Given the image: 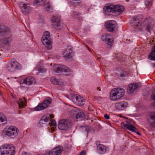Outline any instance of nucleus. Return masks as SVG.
Masks as SVG:
<instances>
[{"label":"nucleus","mask_w":155,"mask_h":155,"mask_svg":"<svg viewBox=\"0 0 155 155\" xmlns=\"http://www.w3.org/2000/svg\"><path fill=\"white\" fill-rule=\"evenodd\" d=\"M49 117H48L46 115H44L42 116L40 120L39 124L40 125L42 124H44L45 123L48 122L49 121Z\"/></svg>","instance_id":"nucleus-27"},{"label":"nucleus","mask_w":155,"mask_h":155,"mask_svg":"<svg viewBox=\"0 0 155 155\" xmlns=\"http://www.w3.org/2000/svg\"><path fill=\"white\" fill-rule=\"evenodd\" d=\"M125 93L122 88H114L110 93V99L112 101H116L123 97Z\"/></svg>","instance_id":"nucleus-1"},{"label":"nucleus","mask_w":155,"mask_h":155,"mask_svg":"<svg viewBox=\"0 0 155 155\" xmlns=\"http://www.w3.org/2000/svg\"><path fill=\"white\" fill-rule=\"evenodd\" d=\"M5 35H8V36L4 38L2 42L4 44L8 45L12 41V38L9 32L8 34L5 33Z\"/></svg>","instance_id":"nucleus-25"},{"label":"nucleus","mask_w":155,"mask_h":155,"mask_svg":"<svg viewBox=\"0 0 155 155\" xmlns=\"http://www.w3.org/2000/svg\"><path fill=\"white\" fill-rule=\"evenodd\" d=\"M148 120L149 123L151 124L155 123V112L150 113L148 116Z\"/></svg>","instance_id":"nucleus-23"},{"label":"nucleus","mask_w":155,"mask_h":155,"mask_svg":"<svg viewBox=\"0 0 155 155\" xmlns=\"http://www.w3.org/2000/svg\"><path fill=\"white\" fill-rule=\"evenodd\" d=\"M73 124L71 120L63 119L59 121L58 126L60 130H67L71 128Z\"/></svg>","instance_id":"nucleus-5"},{"label":"nucleus","mask_w":155,"mask_h":155,"mask_svg":"<svg viewBox=\"0 0 155 155\" xmlns=\"http://www.w3.org/2000/svg\"><path fill=\"white\" fill-rule=\"evenodd\" d=\"M72 100L74 104L80 106L84 105L85 102V99L83 97L77 94L72 96Z\"/></svg>","instance_id":"nucleus-9"},{"label":"nucleus","mask_w":155,"mask_h":155,"mask_svg":"<svg viewBox=\"0 0 155 155\" xmlns=\"http://www.w3.org/2000/svg\"><path fill=\"white\" fill-rule=\"evenodd\" d=\"M74 17H76V16H78V15L79 14L76 12H74Z\"/></svg>","instance_id":"nucleus-48"},{"label":"nucleus","mask_w":155,"mask_h":155,"mask_svg":"<svg viewBox=\"0 0 155 155\" xmlns=\"http://www.w3.org/2000/svg\"><path fill=\"white\" fill-rule=\"evenodd\" d=\"M9 31V30L8 28L3 25H0V34L5 35V33L8 34Z\"/></svg>","instance_id":"nucleus-28"},{"label":"nucleus","mask_w":155,"mask_h":155,"mask_svg":"<svg viewBox=\"0 0 155 155\" xmlns=\"http://www.w3.org/2000/svg\"><path fill=\"white\" fill-rule=\"evenodd\" d=\"M137 88H127V92L128 93L131 94Z\"/></svg>","instance_id":"nucleus-42"},{"label":"nucleus","mask_w":155,"mask_h":155,"mask_svg":"<svg viewBox=\"0 0 155 155\" xmlns=\"http://www.w3.org/2000/svg\"><path fill=\"white\" fill-rule=\"evenodd\" d=\"M103 41H105L109 45H111L113 43V37L108 34H106L103 35L101 37Z\"/></svg>","instance_id":"nucleus-15"},{"label":"nucleus","mask_w":155,"mask_h":155,"mask_svg":"<svg viewBox=\"0 0 155 155\" xmlns=\"http://www.w3.org/2000/svg\"><path fill=\"white\" fill-rule=\"evenodd\" d=\"M114 5L113 4L108 3L106 5L104 9L107 12H112L114 13Z\"/></svg>","instance_id":"nucleus-20"},{"label":"nucleus","mask_w":155,"mask_h":155,"mask_svg":"<svg viewBox=\"0 0 155 155\" xmlns=\"http://www.w3.org/2000/svg\"><path fill=\"white\" fill-rule=\"evenodd\" d=\"M97 150L101 154L105 153L106 151V147L103 144H101L97 146Z\"/></svg>","instance_id":"nucleus-26"},{"label":"nucleus","mask_w":155,"mask_h":155,"mask_svg":"<svg viewBox=\"0 0 155 155\" xmlns=\"http://www.w3.org/2000/svg\"><path fill=\"white\" fill-rule=\"evenodd\" d=\"M97 88V90H98L99 91H101V89L100 88Z\"/></svg>","instance_id":"nucleus-52"},{"label":"nucleus","mask_w":155,"mask_h":155,"mask_svg":"<svg viewBox=\"0 0 155 155\" xmlns=\"http://www.w3.org/2000/svg\"><path fill=\"white\" fill-rule=\"evenodd\" d=\"M84 45H85V46L88 49H89L88 48V46L84 44Z\"/></svg>","instance_id":"nucleus-53"},{"label":"nucleus","mask_w":155,"mask_h":155,"mask_svg":"<svg viewBox=\"0 0 155 155\" xmlns=\"http://www.w3.org/2000/svg\"><path fill=\"white\" fill-rule=\"evenodd\" d=\"M117 74L119 77L123 78L125 76L124 72L122 70H120V72H118Z\"/></svg>","instance_id":"nucleus-43"},{"label":"nucleus","mask_w":155,"mask_h":155,"mask_svg":"<svg viewBox=\"0 0 155 155\" xmlns=\"http://www.w3.org/2000/svg\"><path fill=\"white\" fill-rule=\"evenodd\" d=\"M4 134L10 138H14L18 135V130L14 126L6 127L3 130Z\"/></svg>","instance_id":"nucleus-4"},{"label":"nucleus","mask_w":155,"mask_h":155,"mask_svg":"<svg viewBox=\"0 0 155 155\" xmlns=\"http://www.w3.org/2000/svg\"><path fill=\"white\" fill-rule=\"evenodd\" d=\"M120 55H121L120 54H117V55L116 56V57L119 60L121 59V58L120 57H118V56H120Z\"/></svg>","instance_id":"nucleus-49"},{"label":"nucleus","mask_w":155,"mask_h":155,"mask_svg":"<svg viewBox=\"0 0 155 155\" xmlns=\"http://www.w3.org/2000/svg\"><path fill=\"white\" fill-rule=\"evenodd\" d=\"M50 118H53L54 117V115L53 114H50L49 115Z\"/></svg>","instance_id":"nucleus-50"},{"label":"nucleus","mask_w":155,"mask_h":155,"mask_svg":"<svg viewBox=\"0 0 155 155\" xmlns=\"http://www.w3.org/2000/svg\"><path fill=\"white\" fill-rule=\"evenodd\" d=\"M107 30L109 32H112L117 28L116 22L114 20H110L105 23Z\"/></svg>","instance_id":"nucleus-8"},{"label":"nucleus","mask_w":155,"mask_h":155,"mask_svg":"<svg viewBox=\"0 0 155 155\" xmlns=\"http://www.w3.org/2000/svg\"><path fill=\"white\" fill-rule=\"evenodd\" d=\"M58 80L57 79L54 77H51L50 79L51 82L53 84H57Z\"/></svg>","instance_id":"nucleus-41"},{"label":"nucleus","mask_w":155,"mask_h":155,"mask_svg":"<svg viewBox=\"0 0 155 155\" xmlns=\"http://www.w3.org/2000/svg\"><path fill=\"white\" fill-rule=\"evenodd\" d=\"M22 67V65L20 64L14 60L9 62L6 67L7 70L11 72H14L18 70H21Z\"/></svg>","instance_id":"nucleus-6"},{"label":"nucleus","mask_w":155,"mask_h":155,"mask_svg":"<svg viewBox=\"0 0 155 155\" xmlns=\"http://www.w3.org/2000/svg\"><path fill=\"white\" fill-rule=\"evenodd\" d=\"M149 59L155 61V50L152 51L149 56Z\"/></svg>","instance_id":"nucleus-32"},{"label":"nucleus","mask_w":155,"mask_h":155,"mask_svg":"<svg viewBox=\"0 0 155 155\" xmlns=\"http://www.w3.org/2000/svg\"><path fill=\"white\" fill-rule=\"evenodd\" d=\"M44 7V8L46 11L49 12H52L53 7L50 3H48L45 4Z\"/></svg>","instance_id":"nucleus-29"},{"label":"nucleus","mask_w":155,"mask_h":155,"mask_svg":"<svg viewBox=\"0 0 155 155\" xmlns=\"http://www.w3.org/2000/svg\"><path fill=\"white\" fill-rule=\"evenodd\" d=\"M22 155H30V154H28V153H27L26 152H24V153H22Z\"/></svg>","instance_id":"nucleus-51"},{"label":"nucleus","mask_w":155,"mask_h":155,"mask_svg":"<svg viewBox=\"0 0 155 155\" xmlns=\"http://www.w3.org/2000/svg\"><path fill=\"white\" fill-rule=\"evenodd\" d=\"M51 122L50 124H51L50 126H53L54 127H55L56 126V121L54 120H50Z\"/></svg>","instance_id":"nucleus-44"},{"label":"nucleus","mask_w":155,"mask_h":155,"mask_svg":"<svg viewBox=\"0 0 155 155\" xmlns=\"http://www.w3.org/2000/svg\"><path fill=\"white\" fill-rule=\"evenodd\" d=\"M2 93L0 92V95H1Z\"/></svg>","instance_id":"nucleus-56"},{"label":"nucleus","mask_w":155,"mask_h":155,"mask_svg":"<svg viewBox=\"0 0 155 155\" xmlns=\"http://www.w3.org/2000/svg\"><path fill=\"white\" fill-rule=\"evenodd\" d=\"M15 147L12 144H5L0 147V155H14Z\"/></svg>","instance_id":"nucleus-2"},{"label":"nucleus","mask_w":155,"mask_h":155,"mask_svg":"<svg viewBox=\"0 0 155 155\" xmlns=\"http://www.w3.org/2000/svg\"><path fill=\"white\" fill-rule=\"evenodd\" d=\"M71 4L73 5L76 6L79 5L81 0H70Z\"/></svg>","instance_id":"nucleus-34"},{"label":"nucleus","mask_w":155,"mask_h":155,"mask_svg":"<svg viewBox=\"0 0 155 155\" xmlns=\"http://www.w3.org/2000/svg\"><path fill=\"white\" fill-rule=\"evenodd\" d=\"M18 104L20 109L23 108L27 104V100L24 97L20 98L17 102Z\"/></svg>","instance_id":"nucleus-24"},{"label":"nucleus","mask_w":155,"mask_h":155,"mask_svg":"<svg viewBox=\"0 0 155 155\" xmlns=\"http://www.w3.org/2000/svg\"><path fill=\"white\" fill-rule=\"evenodd\" d=\"M46 0H35L34 3L38 5L43 4L45 2Z\"/></svg>","instance_id":"nucleus-39"},{"label":"nucleus","mask_w":155,"mask_h":155,"mask_svg":"<svg viewBox=\"0 0 155 155\" xmlns=\"http://www.w3.org/2000/svg\"><path fill=\"white\" fill-rule=\"evenodd\" d=\"M96 144L97 146H99V145H100L101 144H100V142L99 141H97L96 142Z\"/></svg>","instance_id":"nucleus-47"},{"label":"nucleus","mask_w":155,"mask_h":155,"mask_svg":"<svg viewBox=\"0 0 155 155\" xmlns=\"http://www.w3.org/2000/svg\"><path fill=\"white\" fill-rule=\"evenodd\" d=\"M54 27L58 29H60L62 28L61 22L59 18L57 16H54L51 19Z\"/></svg>","instance_id":"nucleus-14"},{"label":"nucleus","mask_w":155,"mask_h":155,"mask_svg":"<svg viewBox=\"0 0 155 155\" xmlns=\"http://www.w3.org/2000/svg\"><path fill=\"white\" fill-rule=\"evenodd\" d=\"M63 150L62 146L56 147L51 151V155H61Z\"/></svg>","instance_id":"nucleus-17"},{"label":"nucleus","mask_w":155,"mask_h":155,"mask_svg":"<svg viewBox=\"0 0 155 155\" xmlns=\"http://www.w3.org/2000/svg\"><path fill=\"white\" fill-rule=\"evenodd\" d=\"M143 24L146 25V30L150 33L151 30L153 29L154 25L153 19L149 17L146 18L144 21Z\"/></svg>","instance_id":"nucleus-10"},{"label":"nucleus","mask_w":155,"mask_h":155,"mask_svg":"<svg viewBox=\"0 0 155 155\" xmlns=\"http://www.w3.org/2000/svg\"><path fill=\"white\" fill-rule=\"evenodd\" d=\"M104 117L105 119H109L110 118V116H109V115L107 114H104Z\"/></svg>","instance_id":"nucleus-46"},{"label":"nucleus","mask_w":155,"mask_h":155,"mask_svg":"<svg viewBox=\"0 0 155 155\" xmlns=\"http://www.w3.org/2000/svg\"><path fill=\"white\" fill-rule=\"evenodd\" d=\"M133 26V28L135 32H137L140 31L141 28V22L137 20V17H133L131 21Z\"/></svg>","instance_id":"nucleus-12"},{"label":"nucleus","mask_w":155,"mask_h":155,"mask_svg":"<svg viewBox=\"0 0 155 155\" xmlns=\"http://www.w3.org/2000/svg\"><path fill=\"white\" fill-rule=\"evenodd\" d=\"M114 13L118 15L120 14L124 10V7L121 5H114Z\"/></svg>","instance_id":"nucleus-21"},{"label":"nucleus","mask_w":155,"mask_h":155,"mask_svg":"<svg viewBox=\"0 0 155 155\" xmlns=\"http://www.w3.org/2000/svg\"><path fill=\"white\" fill-rule=\"evenodd\" d=\"M61 72H71V70L70 68L67 67L64 65H60Z\"/></svg>","instance_id":"nucleus-30"},{"label":"nucleus","mask_w":155,"mask_h":155,"mask_svg":"<svg viewBox=\"0 0 155 155\" xmlns=\"http://www.w3.org/2000/svg\"><path fill=\"white\" fill-rule=\"evenodd\" d=\"M153 48H154H154H155V47L154 46H153Z\"/></svg>","instance_id":"nucleus-55"},{"label":"nucleus","mask_w":155,"mask_h":155,"mask_svg":"<svg viewBox=\"0 0 155 155\" xmlns=\"http://www.w3.org/2000/svg\"><path fill=\"white\" fill-rule=\"evenodd\" d=\"M51 98L50 97H47L42 103H40L35 107L34 110L35 111H40L46 109L51 102Z\"/></svg>","instance_id":"nucleus-7"},{"label":"nucleus","mask_w":155,"mask_h":155,"mask_svg":"<svg viewBox=\"0 0 155 155\" xmlns=\"http://www.w3.org/2000/svg\"><path fill=\"white\" fill-rule=\"evenodd\" d=\"M37 70L38 71V73L41 74L44 73L46 71L45 69L42 66L38 67L37 69Z\"/></svg>","instance_id":"nucleus-33"},{"label":"nucleus","mask_w":155,"mask_h":155,"mask_svg":"<svg viewBox=\"0 0 155 155\" xmlns=\"http://www.w3.org/2000/svg\"><path fill=\"white\" fill-rule=\"evenodd\" d=\"M35 82V79L31 76L28 77L24 79H21L20 81V84H25L28 86L34 84Z\"/></svg>","instance_id":"nucleus-13"},{"label":"nucleus","mask_w":155,"mask_h":155,"mask_svg":"<svg viewBox=\"0 0 155 155\" xmlns=\"http://www.w3.org/2000/svg\"><path fill=\"white\" fill-rule=\"evenodd\" d=\"M151 100L153 101L152 103V105L155 106V89L154 90L152 94L151 95Z\"/></svg>","instance_id":"nucleus-37"},{"label":"nucleus","mask_w":155,"mask_h":155,"mask_svg":"<svg viewBox=\"0 0 155 155\" xmlns=\"http://www.w3.org/2000/svg\"><path fill=\"white\" fill-rule=\"evenodd\" d=\"M72 112H75L74 113L77 119L81 118L84 116V114L83 112L81 110H80L77 108H75L72 110Z\"/></svg>","instance_id":"nucleus-19"},{"label":"nucleus","mask_w":155,"mask_h":155,"mask_svg":"<svg viewBox=\"0 0 155 155\" xmlns=\"http://www.w3.org/2000/svg\"><path fill=\"white\" fill-rule=\"evenodd\" d=\"M60 65H58L54 66V71L55 73H58L61 72Z\"/></svg>","instance_id":"nucleus-36"},{"label":"nucleus","mask_w":155,"mask_h":155,"mask_svg":"<svg viewBox=\"0 0 155 155\" xmlns=\"http://www.w3.org/2000/svg\"><path fill=\"white\" fill-rule=\"evenodd\" d=\"M18 5L22 13L25 15H27L31 10L32 8L28 4L20 2L18 3Z\"/></svg>","instance_id":"nucleus-11"},{"label":"nucleus","mask_w":155,"mask_h":155,"mask_svg":"<svg viewBox=\"0 0 155 155\" xmlns=\"http://www.w3.org/2000/svg\"><path fill=\"white\" fill-rule=\"evenodd\" d=\"M86 154V151L85 150H83L80 153L79 155H85Z\"/></svg>","instance_id":"nucleus-45"},{"label":"nucleus","mask_w":155,"mask_h":155,"mask_svg":"<svg viewBox=\"0 0 155 155\" xmlns=\"http://www.w3.org/2000/svg\"><path fill=\"white\" fill-rule=\"evenodd\" d=\"M41 41L48 50H50L52 48V39L50 32L48 31L45 32L41 38Z\"/></svg>","instance_id":"nucleus-3"},{"label":"nucleus","mask_w":155,"mask_h":155,"mask_svg":"<svg viewBox=\"0 0 155 155\" xmlns=\"http://www.w3.org/2000/svg\"><path fill=\"white\" fill-rule=\"evenodd\" d=\"M152 65L153 67H155V64H153Z\"/></svg>","instance_id":"nucleus-54"},{"label":"nucleus","mask_w":155,"mask_h":155,"mask_svg":"<svg viewBox=\"0 0 155 155\" xmlns=\"http://www.w3.org/2000/svg\"><path fill=\"white\" fill-rule=\"evenodd\" d=\"M128 104L127 102L124 101H119L115 104V107L119 110H122L127 107Z\"/></svg>","instance_id":"nucleus-16"},{"label":"nucleus","mask_w":155,"mask_h":155,"mask_svg":"<svg viewBox=\"0 0 155 155\" xmlns=\"http://www.w3.org/2000/svg\"><path fill=\"white\" fill-rule=\"evenodd\" d=\"M142 86L140 83H132L128 85V87H140Z\"/></svg>","instance_id":"nucleus-31"},{"label":"nucleus","mask_w":155,"mask_h":155,"mask_svg":"<svg viewBox=\"0 0 155 155\" xmlns=\"http://www.w3.org/2000/svg\"><path fill=\"white\" fill-rule=\"evenodd\" d=\"M123 126L127 128V129L133 132H136V133L139 135H140V134L138 132H136V128L134 126L131 124L127 123V124H123Z\"/></svg>","instance_id":"nucleus-22"},{"label":"nucleus","mask_w":155,"mask_h":155,"mask_svg":"<svg viewBox=\"0 0 155 155\" xmlns=\"http://www.w3.org/2000/svg\"><path fill=\"white\" fill-rule=\"evenodd\" d=\"M152 3V0H147L145 1V5L146 6H148L147 7V8L149 9L150 8V7L151 6Z\"/></svg>","instance_id":"nucleus-38"},{"label":"nucleus","mask_w":155,"mask_h":155,"mask_svg":"<svg viewBox=\"0 0 155 155\" xmlns=\"http://www.w3.org/2000/svg\"><path fill=\"white\" fill-rule=\"evenodd\" d=\"M58 84L57 85L60 86H64L66 84V82L65 81L62 80H58Z\"/></svg>","instance_id":"nucleus-40"},{"label":"nucleus","mask_w":155,"mask_h":155,"mask_svg":"<svg viewBox=\"0 0 155 155\" xmlns=\"http://www.w3.org/2000/svg\"><path fill=\"white\" fill-rule=\"evenodd\" d=\"M72 53V50L69 48L65 49L63 53V57L65 60H70L72 58L71 54Z\"/></svg>","instance_id":"nucleus-18"},{"label":"nucleus","mask_w":155,"mask_h":155,"mask_svg":"<svg viewBox=\"0 0 155 155\" xmlns=\"http://www.w3.org/2000/svg\"><path fill=\"white\" fill-rule=\"evenodd\" d=\"M7 121V118L2 113H0V122H3Z\"/></svg>","instance_id":"nucleus-35"}]
</instances>
